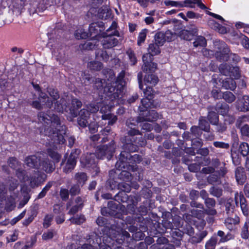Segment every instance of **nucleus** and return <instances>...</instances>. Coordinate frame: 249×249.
<instances>
[{"mask_svg": "<svg viewBox=\"0 0 249 249\" xmlns=\"http://www.w3.org/2000/svg\"><path fill=\"white\" fill-rule=\"evenodd\" d=\"M214 109L220 114L223 116L227 115L229 111V106L224 102L217 103Z\"/></svg>", "mask_w": 249, "mask_h": 249, "instance_id": "393cba45", "label": "nucleus"}, {"mask_svg": "<svg viewBox=\"0 0 249 249\" xmlns=\"http://www.w3.org/2000/svg\"><path fill=\"white\" fill-rule=\"evenodd\" d=\"M207 44L206 40L203 36H199L196 38L195 41L193 42L194 47H205Z\"/></svg>", "mask_w": 249, "mask_h": 249, "instance_id": "49530a36", "label": "nucleus"}, {"mask_svg": "<svg viewBox=\"0 0 249 249\" xmlns=\"http://www.w3.org/2000/svg\"><path fill=\"white\" fill-rule=\"evenodd\" d=\"M222 99H223L229 103H231L235 101L236 97L232 92L226 91L223 92Z\"/></svg>", "mask_w": 249, "mask_h": 249, "instance_id": "79ce46f5", "label": "nucleus"}, {"mask_svg": "<svg viewBox=\"0 0 249 249\" xmlns=\"http://www.w3.org/2000/svg\"><path fill=\"white\" fill-rule=\"evenodd\" d=\"M133 139H130L129 136L125 137L123 140V149L134 152L137 151L138 149L136 144L141 146H143L146 144V141L142 136L139 138L138 140H134L133 138Z\"/></svg>", "mask_w": 249, "mask_h": 249, "instance_id": "20e7f679", "label": "nucleus"}, {"mask_svg": "<svg viewBox=\"0 0 249 249\" xmlns=\"http://www.w3.org/2000/svg\"><path fill=\"white\" fill-rule=\"evenodd\" d=\"M128 150L124 149L120 154L119 160L116 163V167L119 169H127V170L135 171L137 167L136 165L131 164L139 163L142 160L141 157L138 154L131 155Z\"/></svg>", "mask_w": 249, "mask_h": 249, "instance_id": "f257e3e1", "label": "nucleus"}, {"mask_svg": "<svg viewBox=\"0 0 249 249\" xmlns=\"http://www.w3.org/2000/svg\"><path fill=\"white\" fill-rule=\"evenodd\" d=\"M235 178L239 184L243 185L247 179V176L245 173L244 169L242 167H238L235 170Z\"/></svg>", "mask_w": 249, "mask_h": 249, "instance_id": "b1692460", "label": "nucleus"}, {"mask_svg": "<svg viewBox=\"0 0 249 249\" xmlns=\"http://www.w3.org/2000/svg\"><path fill=\"white\" fill-rule=\"evenodd\" d=\"M101 31L99 24L98 23H91L89 27V32L90 34L97 35Z\"/></svg>", "mask_w": 249, "mask_h": 249, "instance_id": "603ef678", "label": "nucleus"}, {"mask_svg": "<svg viewBox=\"0 0 249 249\" xmlns=\"http://www.w3.org/2000/svg\"><path fill=\"white\" fill-rule=\"evenodd\" d=\"M153 57L149 54H145L142 56L143 64L142 70L145 72H154L157 69V64L152 62Z\"/></svg>", "mask_w": 249, "mask_h": 249, "instance_id": "9d476101", "label": "nucleus"}, {"mask_svg": "<svg viewBox=\"0 0 249 249\" xmlns=\"http://www.w3.org/2000/svg\"><path fill=\"white\" fill-rule=\"evenodd\" d=\"M147 30L146 29L142 30L139 35L137 44L139 46H140L141 44L145 41Z\"/></svg>", "mask_w": 249, "mask_h": 249, "instance_id": "e2e57ef3", "label": "nucleus"}, {"mask_svg": "<svg viewBox=\"0 0 249 249\" xmlns=\"http://www.w3.org/2000/svg\"><path fill=\"white\" fill-rule=\"evenodd\" d=\"M119 170H122V171L119 175V178L123 181H129L131 179V174L127 171L126 169H119L117 168Z\"/></svg>", "mask_w": 249, "mask_h": 249, "instance_id": "58836bf2", "label": "nucleus"}, {"mask_svg": "<svg viewBox=\"0 0 249 249\" xmlns=\"http://www.w3.org/2000/svg\"><path fill=\"white\" fill-rule=\"evenodd\" d=\"M239 151L243 156H247L249 154V145L246 142H242L239 146Z\"/></svg>", "mask_w": 249, "mask_h": 249, "instance_id": "8fccbe9b", "label": "nucleus"}, {"mask_svg": "<svg viewBox=\"0 0 249 249\" xmlns=\"http://www.w3.org/2000/svg\"><path fill=\"white\" fill-rule=\"evenodd\" d=\"M204 203L207 209H204V213L210 215L214 216L217 214V211L214 209L215 200L213 198H208L204 200Z\"/></svg>", "mask_w": 249, "mask_h": 249, "instance_id": "dca6fc26", "label": "nucleus"}, {"mask_svg": "<svg viewBox=\"0 0 249 249\" xmlns=\"http://www.w3.org/2000/svg\"><path fill=\"white\" fill-rule=\"evenodd\" d=\"M16 173L17 177L20 180V181L24 182L28 181L29 177L26 176L25 170L18 168L17 169Z\"/></svg>", "mask_w": 249, "mask_h": 249, "instance_id": "ea45409f", "label": "nucleus"}, {"mask_svg": "<svg viewBox=\"0 0 249 249\" xmlns=\"http://www.w3.org/2000/svg\"><path fill=\"white\" fill-rule=\"evenodd\" d=\"M238 198L242 213L245 216L248 217L249 214V208L247 204V201L243 195H238L237 193L235 196V204L236 205H238Z\"/></svg>", "mask_w": 249, "mask_h": 249, "instance_id": "f3484780", "label": "nucleus"}, {"mask_svg": "<svg viewBox=\"0 0 249 249\" xmlns=\"http://www.w3.org/2000/svg\"><path fill=\"white\" fill-rule=\"evenodd\" d=\"M115 146L113 141L109 145H104L99 147L96 151L97 158L102 159L105 155L111 157L115 152Z\"/></svg>", "mask_w": 249, "mask_h": 249, "instance_id": "1a4fd4ad", "label": "nucleus"}, {"mask_svg": "<svg viewBox=\"0 0 249 249\" xmlns=\"http://www.w3.org/2000/svg\"><path fill=\"white\" fill-rule=\"evenodd\" d=\"M155 43L159 44V45H163L166 41L164 33L161 32L157 33L155 36Z\"/></svg>", "mask_w": 249, "mask_h": 249, "instance_id": "37998d69", "label": "nucleus"}, {"mask_svg": "<svg viewBox=\"0 0 249 249\" xmlns=\"http://www.w3.org/2000/svg\"><path fill=\"white\" fill-rule=\"evenodd\" d=\"M198 126L199 128L206 132H209L210 129V125L208 122L205 119L204 117H200L199 119Z\"/></svg>", "mask_w": 249, "mask_h": 249, "instance_id": "473e14b6", "label": "nucleus"}, {"mask_svg": "<svg viewBox=\"0 0 249 249\" xmlns=\"http://www.w3.org/2000/svg\"><path fill=\"white\" fill-rule=\"evenodd\" d=\"M141 106L139 109L140 111L139 115L137 118L138 122H143L144 121L153 122L159 118L158 113L154 110L142 109Z\"/></svg>", "mask_w": 249, "mask_h": 249, "instance_id": "39448f33", "label": "nucleus"}, {"mask_svg": "<svg viewBox=\"0 0 249 249\" xmlns=\"http://www.w3.org/2000/svg\"><path fill=\"white\" fill-rule=\"evenodd\" d=\"M118 189L124 192H130L131 186L130 184L125 182L119 183L118 184Z\"/></svg>", "mask_w": 249, "mask_h": 249, "instance_id": "338daca9", "label": "nucleus"}, {"mask_svg": "<svg viewBox=\"0 0 249 249\" xmlns=\"http://www.w3.org/2000/svg\"><path fill=\"white\" fill-rule=\"evenodd\" d=\"M39 167L41 170L46 173H51L54 170L55 166L50 159L44 158L39 162Z\"/></svg>", "mask_w": 249, "mask_h": 249, "instance_id": "2eb2a0df", "label": "nucleus"}, {"mask_svg": "<svg viewBox=\"0 0 249 249\" xmlns=\"http://www.w3.org/2000/svg\"><path fill=\"white\" fill-rule=\"evenodd\" d=\"M222 86L226 89L234 90L236 87V84L235 81L232 78H227L222 82Z\"/></svg>", "mask_w": 249, "mask_h": 249, "instance_id": "cd10ccee", "label": "nucleus"}, {"mask_svg": "<svg viewBox=\"0 0 249 249\" xmlns=\"http://www.w3.org/2000/svg\"><path fill=\"white\" fill-rule=\"evenodd\" d=\"M76 161L71 160L68 159L67 162L63 169L64 172L66 173L71 172L74 169L76 165Z\"/></svg>", "mask_w": 249, "mask_h": 249, "instance_id": "3c124183", "label": "nucleus"}, {"mask_svg": "<svg viewBox=\"0 0 249 249\" xmlns=\"http://www.w3.org/2000/svg\"><path fill=\"white\" fill-rule=\"evenodd\" d=\"M232 66L227 64H221L219 65V71L220 72L225 76H230Z\"/></svg>", "mask_w": 249, "mask_h": 249, "instance_id": "f704fd0d", "label": "nucleus"}, {"mask_svg": "<svg viewBox=\"0 0 249 249\" xmlns=\"http://www.w3.org/2000/svg\"><path fill=\"white\" fill-rule=\"evenodd\" d=\"M88 67L94 71H99L102 68V64L99 62H90L88 63Z\"/></svg>", "mask_w": 249, "mask_h": 249, "instance_id": "680f3d73", "label": "nucleus"}, {"mask_svg": "<svg viewBox=\"0 0 249 249\" xmlns=\"http://www.w3.org/2000/svg\"><path fill=\"white\" fill-rule=\"evenodd\" d=\"M159 44L155 43H150L148 48V53L146 54H149L151 55V57L153 56L157 55L160 53V46Z\"/></svg>", "mask_w": 249, "mask_h": 249, "instance_id": "c85d7f7f", "label": "nucleus"}, {"mask_svg": "<svg viewBox=\"0 0 249 249\" xmlns=\"http://www.w3.org/2000/svg\"><path fill=\"white\" fill-rule=\"evenodd\" d=\"M226 211L227 213H232L234 208L233 201L231 199H228L225 204Z\"/></svg>", "mask_w": 249, "mask_h": 249, "instance_id": "69168bd1", "label": "nucleus"}, {"mask_svg": "<svg viewBox=\"0 0 249 249\" xmlns=\"http://www.w3.org/2000/svg\"><path fill=\"white\" fill-rule=\"evenodd\" d=\"M26 0H16L15 4L14 5V11L20 13L24 5V2Z\"/></svg>", "mask_w": 249, "mask_h": 249, "instance_id": "6e6d98bb", "label": "nucleus"}, {"mask_svg": "<svg viewBox=\"0 0 249 249\" xmlns=\"http://www.w3.org/2000/svg\"><path fill=\"white\" fill-rule=\"evenodd\" d=\"M182 5L179 8L184 7H189L191 4H196L201 9H206L207 7L202 3L201 0H185L183 1H180Z\"/></svg>", "mask_w": 249, "mask_h": 249, "instance_id": "a878e982", "label": "nucleus"}, {"mask_svg": "<svg viewBox=\"0 0 249 249\" xmlns=\"http://www.w3.org/2000/svg\"><path fill=\"white\" fill-rule=\"evenodd\" d=\"M240 218L235 216L234 218L228 217L225 220L224 224L226 227L230 231L235 229V226L240 223Z\"/></svg>", "mask_w": 249, "mask_h": 249, "instance_id": "4be33fe9", "label": "nucleus"}, {"mask_svg": "<svg viewBox=\"0 0 249 249\" xmlns=\"http://www.w3.org/2000/svg\"><path fill=\"white\" fill-rule=\"evenodd\" d=\"M74 36L77 39H85L88 37V33L83 28L79 27L75 31Z\"/></svg>", "mask_w": 249, "mask_h": 249, "instance_id": "e433bc0d", "label": "nucleus"}, {"mask_svg": "<svg viewBox=\"0 0 249 249\" xmlns=\"http://www.w3.org/2000/svg\"><path fill=\"white\" fill-rule=\"evenodd\" d=\"M124 76H125L124 71H122L121 72L119 73V74L117 76L116 82L115 83H116L118 85H121V86H122V87L124 88V84H125V81L124 79Z\"/></svg>", "mask_w": 249, "mask_h": 249, "instance_id": "052dcab7", "label": "nucleus"}, {"mask_svg": "<svg viewBox=\"0 0 249 249\" xmlns=\"http://www.w3.org/2000/svg\"><path fill=\"white\" fill-rule=\"evenodd\" d=\"M142 109H147L148 108L154 107L155 106L153 105V101L152 99H147L146 98H143L141 100Z\"/></svg>", "mask_w": 249, "mask_h": 249, "instance_id": "09e8293b", "label": "nucleus"}, {"mask_svg": "<svg viewBox=\"0 0 249 249\" xmlns=\"http://www.w3.org/2000/svg\"><path fill=\"white\" fill-rule=\"evenodd\" d=\"M50 118L51 127L48 128H51L52 131L53 130L55 133H58L61 135L66 134V126L61 124L59 117L56 115H53L50 117Z\"/></svg>", "mask_w": 249, "mask_h": 249, "instance_id": "6e6552de", "label": "nucleus"}, {"mask_svg": "<svg viewBox=\"0 0 249 249\" xmlns=\"http://www.w3.org/2000/svg\"><path fill=\"white\" fill-rule=\"evenodd\" d=\"M48 155L53 159V163L54 164L58 162L61 159V155L59 153L51 149L48 150Z\"/></svg>", "mask_w": 249, "mask_h": 249, "instance_id": "864d4df0", "label": "nucleus"}, {"mask_svg": "<svg viewBox=\"0 0 249 249\" xmlns=\"http://www.w3.org/2000/svg\"><path fill=\"white\" fill-rule=\"evenodd\" d=\"M230 76L234 77L235 79L240 78L241 77V71L239 67L232 66Z\"/></svg>", "mask_w": 249, "mask_h": 249, "instance_id": "4d7b16f0", "label": "nucleus"}, {"mask_svg": "<svg viewBox=\"0 0 249 249\" xmlns=\"http://www.w3.org/2000/svg\"><path fill=\"white\" fill-rule=\"evenodd\" d=\"M109 237L112 240H115L119 244H122L124 241L121 233V228H117L112 225L108 231Z\"/></svg>", "mask_w": 249, "mask_h": 249, "instance_id": "9b49d317", "label": "nucleus"}, {"mask_svg": "<svg viewBox=\"0 0 249 249\" xmlns=\"http://www.w3.org/2000/svg\"><path fill=\"white\" fill-rule=\"evenodd\" d=\"M145 84H150L151 86H155L159 81L158 77L154 74H148L144 78Z\"/></svg>", "mask_w": 249, "mask_h": 249, "instance_id": "7c9ffc66", "label": "nucleus"}, {"mask_svg": "<svg viewBox=\"0 0 249 249\" xmlns=\"http://www.w3.org/2000/svg\"><path fill=\"white\" fill-rule=\"evenodd\" d=\"M220 45V51L216 52L215 53L216 59L220 61H229V56L231 53L229 48L224 42H222Z\"/></svg>", "mask_w": 249, "mask_h": 249, "instance_id": "ddd939ff", "label": "nucleus"}, {"mask_svg": "<svg viewBox=\"0 0 249 249\" xmlns=\"http://www.w3.org/2000/svg\"><path fill=\"white\" fill-rule=\"evenodd\" d=\"M115 36H119L118 31H113L110 34L107 33L104 34L103 39L101 41L104 48L110 49L118 45L119 40L114 37Z\"/></svg>", "mask_w": 249, "mask_h": 249, "instance_id": "423d86ee", "label": "nucleus"}, {"mask_svg": "<svg viewBox=\"0 0 249 249\" xmlns=\"http://www.w3.org/2000/svg\"><path fill=\"white\" fill-rule=\"evenodd\" d=\"M95 157L93 153L87 154L81 158V162L86 167L93 170L96 174L99 172V169L96 164Z\"/></svg>", "mask_w": 249, "mask_h": 249, "instance_id": "0eeeda50", "label": "nucleus"}, {"mask_svg": "<svg viewBox=\"0 0 249 249\" xmlns=\"http://www.w3.org/2000/svg\"><path fill=\"white\" fill-rule=\"evenodd\" d=\"M179 36L182 39L189 40L192 39L193 35L191 33V31L182 30L179 32Z\"/></svg>", "mask_w": 249, "mask_h": 249, "instance_id": "13d9d810", "label": "nucleus"}, {"mask_svg": "<svg viewBox=\"0 0 249 249\" xmlns=\"http://www.w3.org/2000/svg\"><path fill=\"white\" fill-rule=\"evenodd\" d=\"M52 186V183L51 182H48L46 186L43 188L41 192L38 194L37 198L41 199L44 197L45 196L47 192L50 190Z\"/></svg>", "mask_w": 249, "mask_h": 249, "instance_id": "bf43d9fd", "label": "nucleus"}, {"mask_svg": "<svg viewBox=\"0 0 249 249\" xmlns=\"http://www.w3.org/2000/svg\"><path fill=\"white\" fill-rule=\"evenodd\" d=\"M75 179L79 185L83 186L88 179V177L84 172H79L75 174Z\"/></svg>", "mask_w": 249, "mask_h": 249, "instance_id": "72a5a7b5", "label": "nucleus"}, {"mask_svg": "<svg viewBox=\"0 0 249 249\" xmlns=\"http://www.w3.org/2000/svg\"><path fill=\"white\" fill-rule=\"evenodd\" d=\"M87 239L90 244H97L100 245L101 242V239L99 236L95 232H92L87 236Z\"/></svg>", "mask_w": 249, "mask_h": 249, "instance_id": "2f4dec72", "label": "nucleus"}, {"mask_svg": "<svg viewBox=\"0 0 249 249\" xmlns=\"http://www.w3.org/2000/svg\"><path fill=\"white\" fill-rule=\"evenodd\" d=\"M213 109L214 107L212 106H209L207 107V110L208 111L207 119L213 125L217 124L219 122L218 115L215 111H213Z\"/></svg>", "mask_w": 249, "mask_h": 249, "instance_id": "5701e85b", "label": "nucleus"}, {"mask_svg": "<svg viewBox=\"0 0 249 249\" xmlns=\"http://www.w3.org/2000/svg\"><path fill=\"white\" fill-rule=\"evenodd\" d=\"M8 165L13 169H18L20 165V163L14 157L10 158L7 161Z\"/></svg>", "mask_w": 249, "mask_h": 249, "instance_id": "de8ad7c7", "label": "nucleus"}, {"mask_svg": "<svg viewBox=\"0 0 249 249\" xmlns=\"http://www.w3.org/2000/svg\"><path fill=\"white\" fill-rule=\"evenodd\" d=\"M207 232L206 231L196 233V235L190 238L189 241L192 244H197L200 243L203 238L207 235Z\"/></svg>", "mask_w": 249, "mask_h": 249, "instance_id": "c756f323", "label": "nucleus"}, {"mask_svg": "<svg viewBox=\"0 0 249 249\" xmlns=\"http://www.w3.org/2000/svg\"><path fill=\"white\" fill-rule=\"evenodd\" d=\"M82 106V102L77 98H73L71 100V106L69 109L70 113L73 117L77 116L79 112V109Z\"/></svg>", "mask_w": 249, "mask_h": 249, "instance_id": "aec40b11", "label": "nucleus"}, {"mask_svg": "<svg viewBox=\"0 0 249 249\" xmlns=\"http://www.w3.org/2000/svg\"><path fill=\"white\" fill-rule=\"evenodd\" d=\"M53 218V216L51 214H48L46 215L44 219L43 226L45 228H48L50 225L51 222L52 221Z\"/></svg>", "mask_w": 249, "mask_h": 249, "instance_id": "774afa93", "label": "nucleus"}, {"mask_svg": "<svg viewBox=\"0 0 249 249\" xmlns=\"http://www.w3.org/2000/svg\"><path fill=\"white\" fill-rule=\"evenodd\" d=\"M126 124L127 126L130 127V129L128 131V134L129 136H134L137 135H141V133L139 130L131 128V125L134 126V124L131 123L129 121L127 120L126 122Z\"/></svg>", "mask_w": 249, "mask_h": 249, "instance_id": "5fc2aeb1", "label": "nucleus"}, {"mask_svg": "<svg viewBox=\"0 0 249 249\" xmlns=\"http://www.w3.org/2000/svg\"><path fill=\"white\" fill-rule=\"evenodd\" d=\"M109 108L110 107L108 105L105 106L101 108L100 112L104 113L102 116V119L108 120L109 121L108 123V125H113L116 122L117 118L116 116L113 115L110 113H107V111H106V110H109Z\"/></svg>", "mask_w": 249, "mask_h": 249, "instance_id": "a211bd4d", "label": "nucleus"}, {"mask_svg": "<svg viewBox=\"0 0 249 249\" xmlns=\"http://www.w3.org/2000/svg\"><path fill=\"white\" fill-rule=\"evenodd\" d=\"M43 175L38 171L35 172L29 177L28 180L30 181V186L32 188L38 186L42 182L44 181L43 178Z\"/></svg>", "mask_w": 249, "mask_h": 249, "instance_id": "4468645a", "label": "nucleus"}, {"mask_svg": "<svg viewBox=\"0 0 249 249\" xmlns=\"http://www.w3.org/2000/svg\"><path fill=\"white\" fill-rule=\"evenodd\" d=\"M40 160L34 155L27 157L25 160V164L30 168L38 169Z\"/></svg>", "mask_w": 249, "mask_h": 249, "instance_id": "412c9836", "label": "nucleus"}, {"mask_svg": "<svg viewBox=\"0 0 249 249\" xmlns=\"http://www.w3.org/2000/svg\"><path fill=\"white\" fill-rule=\"evenodd\" d=\"M217 242V237L215 236L212 237L206 243V249H214Z\"/></svg>", "mask_w": 249, "mask_h": 249, "instance_id": "a18cd8bd", "label": "nucleus"}, {"mask_svg": "<svg viewBox=\"0 0 249 249\" xmlns=\"http://www.w3.org/2000/svg\"><path fill=\"white\" fill-rule=\"evenodd\" d=\"M59 45L57 43H55L54 44H51V42H50L48 43V46L49 47H51L52 50V53H53L54 55L56 56H59L60 58L64 57V53L63 51H59L58 47Z\"/></svg>", "mask_w": 249, "mask_h": 249, "instance_id": "c9c22d12", "label": "nucleus"}, {"mask_svg": "<svg viewBox=\"0 0 249 249\" xmlns=\"http://www.w3.org/2000/svg\"><path fill=\"white\" fill-rule=\"evenodd\" d=\"M47 92L52 99L51 100L48 97V99L45 103L48 108H51L54 104V108L58 112H63L64 110L67 109V103L64 98H61L59 101H57L60 98V95L57 89L53 87H48Z\"/></svg>", "mask_w": 249, "mask_h": 249, "instance_id": "f03ea898", "label": "nucleus"}, {"mask_svg": "<svg viewBox=\"0 0 249 249\" xmlns=\"http://www.w3.org/2000/svg\"><path fill=\"white\" fill-rule=\"evenodd\" d=\"M45 132L49 136L52 137L54 142L59 144H63L65 142V135L66 134L61 135L58 133H55L53 130H51V128H46Z\"/></svg>", "mask_w": 249, "mask_h": 249, "instance_id": "6ab92c4d", "label": "nucleus"}, {"mask_svg": "<svg viewBox=\"0 0 249 249\" xmlns=\"http://www.w3.org/2000/svg\"><path fill=\"white\" fill-rule=\"evenodd\" d=\"M71 223L76 225H81L86 221V218L83 214L73 216L69 219Z\"/></svg>", "mask_w": 249, "mask_h": 249, "instance_id": "4c0bfd02", "label": "nucleus"}, {"mask_svg": "<svg viewBox=\"0 0 249 249\" xmlns=\"http://www.w3.org/2000/svg\"><path fill=\"white\" fill-rule=\"evenodd\" d=\"M94 82V88H96L97 90H103L104 85L106 84V80L105 79H100L99 78H95L94 80L92 81Z\"/></svg>", "mask_w": 249, "mask_h": 249, "instance_id": "a19ab883", "label": "nucleus"}, {"mask_svg": "<svg viewBox=\"0 0 249 249\" xmlns=\"http://www.w3.org/2000/svg\"><path fill=\"white\" fill-rule=\"evenodd\" d=\"M123 88L122 86L118 85L116 83H106L103 92L111 101H116L117 104H119L118 100L122 98Z\"/></svg>", "mask_w": 249, "mask_h": 249, "instance_id": "7ed1b4c3", "label": "nucleus"}, {"mask_svg": "<svg viewBox=\"0 0 249 249\" xmlns=\"http://www.w3.org/2000/svg\"><path fill=\"white\" fill-rule=\"evenodd\" d=\"M210 193L214 196L219 197L222 195V190L215 187H212L210 188Z\"/></svg>", "mask_w": 249, "mask_h": 249, "instance_id": "0e129e2a", "label": "nucleus"}, {"mask_svg": "<svg viewBox=\"0 0 249 249\" xmlns=\"http://www.w3.org/2000/svg\"><path fill=\"white\" fill-rule=\"evenodd\" d=\"M240 236L245 240L249 239V221L247 219L240 229Z\"/></svg>", "mask_w": 249, "mask_h": 249, "instance_id": "bb28decb", "label": "nucleus"}, {"mask_svg": "<svg viewBox=\"0 0 249 249\" xmlns=\"http://www.w3.org/2000/svg\"><path fill=\"white\" fill-rule=\"evenodd\" d=\"M236 107L238 110L246 112L249 110V96L243 95L238 97L236 102Z\"/></svg>", "mask_w": 249, "mask_h": 249, "instance_id": "f8f14e48", "label": "nucleus"}, {"mask_svg": "<svg viewBox=\"0 0 249 249\" xmlns=\"http://www.w3.org/2000/svg\"><path fill=\"white\" fill-rule=\"evenodd\" d=\"M96 57L97 59L107 61L109 59V55L106 51L99 50L96 53Z\"/></svg>", "mask_w": 249, "mask_h": 249, "instance_id": "c03bdc74", "label": "nucleus"}]
</instances>
